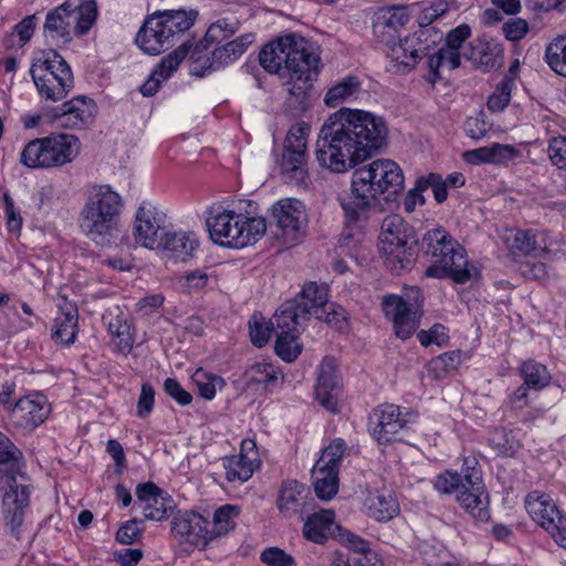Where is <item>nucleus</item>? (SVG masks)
<instances>
[{
	"instance_id": "f257e3e1",
	"label": "nucleus",
	"mask_w": 566,
	"mask_h": 566,
	"mask_svg": "<svg viewBox=\"0 0 566 566\" xmlns=\"http://www.w3.org/2000/svg\"><path fill=\"white\" fill-rule=\"evenodd\" d=\"M387 123L374 113L343 107L324 123L316 142V160L342 174L370 158L385 144Z\"/></svg>"
},
{
	"instance_id": "f03ea898",
	"label": "nucleus",
	"mask_w": 566,
	"mask_h": 566,
	"mask_svg": "<svg viewBox=\"0 0 566 566\" xmlns=\"http://www.w3.org/2000/svg\"><path fill=\"white\" fill-rule=\"evenodd\" d=\"M403 189L400 166L391 159H376L354 170L350 195L339 197V203L348 222H360L380 200L396 202Z\"/></svg>"
},
{
	"instance_id": "7ed1b4c3",
	"label": "nucleus",
	"mask_w": 566,
	"mask_h": 566,
	"mask_svg": "<svg viewBox=\"0 0 566 566\" xmlns=\"http://www.w3.org/2000/svg\"><path fill=\"white\" fill-rule=\"evenodd\" d=\"M426 255L433 264L427 268V277H450L458 284H464L472 277L464 249L443 229L428 230L421 240Z\"/></svg>"
},
{
	"instance_id": "20e7f679",
	"label": "nucleus",
	"mask_w": 566,
	"mask_h": 566,
	"mask_svg": "<svg viewBox=\"0 0 566 566\" xmlns=\"http://www.w3.org/2000/svg\"><path fill=\"white\" fill-rule=\"evenodd\" d=\"M122 197L103 185L91 193L81 212V228L96 244L107 245L117 235Z\"/></svg>"
},
{
	"instance_id": "39448f33",
	"label": "nucleus",
	"mask_w": 566,
	"mask_h": 566,
	"mask_svg": "<svg viewBox=\"0 0 566 566\" xmlns=\"http://www.w3.org/2000/svg\"><path fill=\"white\" fill-rule=\"evenodd\" d=\"M197 18L198 11L193 9L156 11L145 19L135 42L145 53L158 55L188 31Z\"/></svg>"
},
{
	"instance_id": "423d86ee",
	"label": "nucleus",
	"mask_w": 566,
	"mask_h": 566,
	"mask_svg": "<svg viewBox=\"0 0 566 566\" xmlns=\"http://www.w3.org/2000/svg\"><path fill=\"white\" fill-rule=\"evenodd\" d=\"M417 243L413 228L400 216L390 214L382 220L378 245L392 272L410 269L417 260Z\"/></svg>"
},
{
	"instance_id": "0eeeda50",
	"label": "nucleus",
	"mask_w": 566,
	"mask_h": 566,
	"mask_svg": "<svg viewBox=\"0 0 566 566\" xmlns=\"http://www.w3.org/2000/svg\"><path fill=\"white\" fill-rule=\"evenodd\" d=\"M81 150V142L73 134L56 133L29 142L20 156L25 167L53 168L72 163Z\"/></svg>"
},
{
	"instance_id": "6e6552de",
	"label": "nucleus",
	"mask_w": 566,
	"mask_h": 566,
	"mask_svg": "<svg viewBox=\"0 0 566 566\" xmlns=\"http://www.w3.org/2000/svg\"><path fill=\"white\" fill-rule=\"evenodd\" d=\"M287 65L284 66L285 78L283 85L291 97L303 104L314 81L317 80L321 56L308 41L296 35L291 59H287Z\"/></svg>"
},
{
	"instance_id": "1a4fd4ad",
	"label": "nucleus",
	"mask_w": 566,
	"mask_h": 566,
	"mask_svg": "<svg viewBox=\"0 0 566 566\" xmlns=\"http://www.w3.org/2000/svg\"><path fill=\"white\" fill-rule=\"evenodd\" d=\"M40 96L57 102L66 97L74 87V77L67 62L55 51L36 60L30 70Z\"/></svg>"
},
{
	"instance_id": "9d476101",
	"label": "nucleus",
	"mask_w": 566,
	"mask_h": 566,
	"mask_svg": "<svg viewBox=\"0 0 566 566\" xmlns=\"http://www.w3.org/2000/svg\"><path fill=\"white\" fill-rule=\"evenodd\" d=\"M310 127L296 124L289 130L280 161L284 179L295 185L306 186L310 180L307 170L306 143Z\"/></svg>"
},
{
	"instance_id": "9b49d317",
	"label": "nucleus",
	"mask_w": 566,
	"mask_h": 566,
	"mask_svg": "<svg viewBox=\"0 0 566 566\" xmlns=\"http://www.w3.org/2000/svg\"><path fill=\"white\" fill-rule=\"evenodd\" d=\"M168 226H170V222L166 210L159 205L144 201L135 217V242L151 250L159 248Z\"/></svg>"
},
{
	"instance_id": "f8f14e48",
	"label": "nucleus",
	"mask_w": 566,
	"mask_h": 566,
	"mask_svg": "<svg viewBox=\"0 0 566 566\" xmlns=\"http://www.w3.org/2000/svg\"><path fill=\"white\" fill-rule=\"evenodd\" d=\"M0 492L2 497L1 513L4 525L19 539L25 510L30 503L29 488L19 484L13 475L8 474L0 481Z\"/></svg>"
},
{
	"instance_id": "ddd939ff",
	"label": "nucleus",
	"mask_w": 566,
	"mask_h": 566,
	"mask_svg": "<svg viewBox=\"0 0 566 566\" xmlns=\"http://www.w3.org/2000/svg\"><path fill=\"white\" fill-rule=\"evenodd\" d=\"M525 507L534 522L546 530L559 546L566 547V518L548 495L531 492L525 499Z\"/></svg>"
},
{
	"instance_id": "4468645a",
	"label": "nucleus",
	"mask_w": 566,
	"mask_h": 566,
	"mask_svg": "<svg viewBox=\"0 0 566 566\" xmlns=\"http://www.w3.org/2000/svg\"><path fill=\"white\" fill-rule=\"evenodd\" d=\"M420 291L411 289L407 298L403 296L389 295L382 301L386 315L390 316L397 337L408 339L417 329L421 316L420 304L418 303Z\"/></svg>"
},
{
	"instance_id": "2eb2a0df",
	"label": "nucleus",
	"mask_w": 566,
	"mask_h": 566,
	"mask_svg": "<svg viewBox=\"0 0 566 566\" xmlns=\"http://www.w3.org/2000/svg\"><path fill=\"white\" fill-rule=\"evenodd\" d=\"M50 412L51 405L48 398L35 392L21 397L12 406H9L7 418L10 426L30 432L41 426Z\"/></svg>"
},
{
	"instance_id": "dca6fc26",
	"label": "nucleus",
	"mask_w": 566,
	"mask_h": 566,
	"mask_svg": "<svg viewBox=\"0 0 566 566\" xmlns=\"http://www.w3.org/2000/svg\"><path fill=\"white\" fill-rule=\"evenodd\" d=\"M416 418L413 412L402 413L399 406L384 403L375 408L368 418V430L379 443H388L406 428L407 423Z\"/></svg>"
},
{
	"instance_id": "f3484780",
	"label": "nucleus",
	"mask_w": 566,
	"mask_h": 566,
	"mask_svg": "<svg viewBox=\"0 0 566 566\" xmlns=\"http://www.w3.org/2000/svg\"><path fill=\"white\" fill-rule=\"evenodd\" d=\"M271 217L277 229L275 237H281L286 243L297 241L306 226L304 205L296 199L277 201L271 208Z\"/></svg>"
},
{
	"instance_id": "a211bd4d",
	"label": "nucleus",
	"mask_w": 566,
	"mask_h": 566,
	"mask_svg": "<svg viewBox=\"0 0 566 566\" xmlns=\"http://www.w3.org/2000/svg\"><path fill=\"white\" fill-rule=\"evenodd\" d=\"M287 310L277 311L272 327L275 328L276 342L275 353L285 361H294L302 353V344L300 342V327L301 322L295 319V313L292 312V306H286Z\"/></svg>"
},
{
	"instance_id": "6ab92c4d",
	"label": "nucleus",
	"mask_w": 566,
	"mask_h": 566,
	"mask_svg": "<svg viewBox=\"0 0 566 566\" xmlns=\"http://www.w3.org/2000/svg\"><path fill=\"white\" fill-rule=\"evenodd\" d=\"M328 292L327 284L308 282L294 298L285 301L279 311L285 312L287 305L292 306L291 310L295 313V319L301 323L308 321L311 316L322 319L323 310L328 302Z\"/></svg>"
},
{
	"instance_id": "aec40b11",
	"label": "nucleus",
	"mask_w": 566,
	"mask_h": 566,
	"mask_svg": "<svg viewBox=\"0 0 566 566\" xmlns=\"http://www.w3.org/2000/svg\"><path fill=\"white\" fill-rule=\"evenodd\" d=\"M431 29H419L413 34L399 39L394 45H387L388 56L396 63V66L402 72L412 70L420 60L426 56L433 45L429 41Z\"/></svg>"
},
{
	"instance_id": "412c9836",
	"label": "nucleus",
	"mask_w": 566,
	"mask_h": 566,
	"mask_svg": "<svg viewBox=\"0 0 566 566\" xmlns=\"http://www.w3.org/2000/svg\"><path fill=\"white\" fill-rule=\"evenodd\" d=\"M244 222L242 212L213 205L207 210L206 224L213 242L234 248L240 224Z\"/></svg>"
},
{
	"instance_id": "4be33fe9",
	"label": "nucleus",
	"mask_w": 566,
	"mask_h": 566,
	"mask_svg": "<svg viewBox=\"0 0 566 566\" xmlns=\"http://www.w3.org/2000/svg\"><path fill=\"white\" fill-rule=\"evenodd\" d=\"M410 20L406 6L381 9L374 21L373 33L380 44L394 45L400 39L401 30Z\"/></svg>"
},
{
	"instance_id": "5701e85b",
	"label": "nucleus",
	"mask_w": 566,
	"mask_h": 566,
	"mask_svg": "<svg viewBox=\"0 0 566 566\" xmlns=\"http://www.w3.org/2000/svg\"><path fill=\"white\" fill-rule=\"evenodd\" d=\"M95 113L96 105L93 99L80 95L65 102L52 120L57 127L83 129L93 123Z\"/></svg>"
},
{
	"instance_id": "b1692460",
	"label": "nucleus",
	"mask_w": 566,
	"mask_h": 566,
	"mask_svg": "<svg viewBox=\"0 0 566 566\" xmlns=\"http://www.w3.org/2000/svg\"><path fill=\"white\" fill-rule=\"evenodd\" d=\"M136 504L140 507L146 520L164 521L171 513L174 505L169 497L153 482L139 483L136 486Z\"/></svg>"
},
{
	"instance_id": "393cba45",
	"label": "nucleus",
	"mask_w": 566,
	"mask_h": 566,
	"mask_svg": "<svg viewBox=\"0 0 566 566\" xmlns=\"http://www.w3.org/2000/svg\"><path fill=\"white\" fill-rule=\"evenodd\" d=\"M209 525L210 522L199 513L192 511L178 512L171 521V532L185 542L206 547L210 543Z\"/></svg>"
},
{
	"instance_id": "a878e982",
	"label": "nucleus",
	"mask_w": 566,
	"mask_h": 566,
	"mask_svg": "<svg viewBox=\"0 0 566 566\" xmlns=\"http://www.w3.org/2000/svg\"><path fill=\"white\" fill-rule=\"evenodd\" d=\"M340 389V377L337 373L336 361L333 357H325L319 366L315 387L316 399L325 409L336 412Z\"/></svg>"
},
{
	"instance_id": "bb28decb",
	"label": "nucleus",
	"mask_w": 566,
	"mask_h": 566,
	"mask_svg": "<svg viewBox=\"0 0 566 566\" xmlns=\"http://www.w3.org/2000/svg\"><path fill=\"white\" fill-rule=\"evenodd\" d=\"M469 485L457 494V501L478 522H486L490 518L489 494L479 475H469Z\"/></svg>"
},
{
	"instance_id": "cd10ccee",
	"label": "nucleus",
	"mask_w": 566,
	"mask_h": 566,
	"mask_svg": "<svg viewBox=\"0 0 566 566\" xmlns=\"http://www.w3.org/2000/svg\"><path fill=\"white\" fill-rule=\"evenodd\" d=\"M295 38L296 34H287L264 45L259 61L266 72L277 74L281 80L285 78L284 66L287 65V59H291Z\"/></svg>"
},
{
	"instance_id": "c85d7f7f",
	"label": "nucleus",
	"mask_w": 566,
	"mask_h": 566,
	"mask_svg": "<svg viewBox=\"0 0 566 566\" xmlns=\"http://www.w3.org/2000/svg\"><path fill=\"white\" fill-rule=\"evenodd\" d=\"M555 241L548 232L537 230H518L513 235L510 248L522 255L542 256L553 251Z\"/></svg>"
},
{
	"instance_id": "c756f323",
	"label": "nucleus",
	"mask_w": 566,
	"mask_h": 566,
	"mask_svg": "<svg viewBox=\"0 0 566 566\" xmlns=\"http://www.w3.org/2000/svg\"><path fill=\"white\" fill-rule=\"evenodd\" d=\"M190 48L191 44L187 41L166 55L153 71L148 81L142 85L140 93L144 96L155 95L160 87L161 81L169 78L177 71L180 63L188 55Z\"/></svg>"
},
{
	"instance_id": "7c9ffc66",
	"label": "nucleus",
	"mask_w": 566,
	"mask_h": 566,
	"mask_svg": "<svg viewBox=\"0 0 566 566\" xmlns=\"http://www.w3.org/2000/svg\"><path fill=\"white\" fill-rule=\"evenodd\" d=\"M103 321L112 335V343L116 352L128 354L133 349L135 338L127 315L119 307L108 308L103 315Z\"/></svg>"
},
{
	"instance_id": "2f4dec72",
	"label": "nucleus",
	"mask_w": 566,
	"mask_h": 566,
	"mask_svg": "<svg viewBox=\"0 0 566 566\" xmlns=\"http://www.w3.org/2000/svg\"><path fill=\"white\" fill-rule=\"evenodd\" d=\"M363 506L365 513L377 522H388L399 513L396 497L386 490H368Z\"/></svg>"
},
{
	"instance_id": "473e14b6",
	"label": "nucleus",
	"mask_w": 566,
	"mask_h": 566,
	"mask_svg": "<svg viewBox=\"0 0 566 566\" xmlns=\"http://www.w3.org/2000/svg\"><path fill=\"white\" fill-rule=\"evenodd\" d=\"M77 7V0H66L61 6L48 12L44 31L52 39L63 42L71 40L72 12Z\"/></svg>"
},
{
	"instance_id": "72a5a7b5",
	"label": "nucleus",
	"mask_w": 566,
	"mask_h": 566,
	"mask_svg": "<svg viewBox=\"0 0 566 566\" xmlns=\"http://www.w3.org/2000/svg\"><path fill=\"white\" fill-rule=\"evenodd\" d=\"M77 322L78 313L74 305L60 306V313L55 317L52 328V339L63 345L73 344L76 337Z\"/></svg>"
},
{
	"instance_id": "f704fd0d",
	"label": "nucleus",
	"mask_w": 566,
	"mask_h": 566,
	"mask_svg": "<svg viewBox=\"0 0 566 566\" xmlns=\"http://www.w3.org/2000/svg\"><path fill=\"white\" fill-rule=\"evenodd\" d=\"M308 494L310 491L302 483L295 480L284 482L277 500L280 511L286 515L302 513Z\"/></svg>"
},
{
	"instance_id": "c9c22d12",
	"label": "nucleus",
	"mask_w": 566,
	"mask_h": 566,
	"mask_svg": "<svg viewBox=\"0 0 566 566\" xmlns=\"http://www.w3.org/2000/svg\"><path fill=\"white\" fill-rule=\"evenodd\" d=\"M335 514L329 510H321L311 514L304 523L305 538L317 544H324L332 533Z\"/></svg>"
},
{
	"instance_id": "e433bc0d",
	"label": "nucleus",
	"mask_w": 566,
	"mask_h": 566,
	"mask_svg": "<svg viewBox=\"0 0 566 566\" xmlns=\"http://www.w3.org/2000/svg\"><path fill=\"white\" fill-rule=\"evenodd\" d=\"M197 247L198 240L193 232L174 231L170 226H168L158 249L169 251L174 253L175 256L185 260L192 254Z\"/></svg>"
},
{
	"instance_id": "4c0bfd02",
	"label": "nucleus",
	"mask_w": 566,
	"mask_h": 566,
	"mask_svg": "<svg viewBox=\"0 0 566 566\" xmlns=\"http://www.w3.org/2000/svg\"><path fill=\"white\" fill-rule=\"evenodd\" d=\"M254 42V35L252 33H245L233 41L228 42L222 46H218L212 51L211 66H227L237 61Z\"/></svg>"
},
{
	"instance_id": "58836bf2",
	"label": "nucleus",
	"mask_w": 566,
	"mask_h": 566,
	"mask_svg": "<svg viewBox=\"0 0 566 566\" xmlns=\"http://www.w3.org/2000/svg\"><path fill=\"white\" fill-rule=\"evenodd\" d=\"M453 3L454 0H436L421 9V12L418 17V23L420 29H431V38L429 40L431 44L436 45L443 38L442 32L431 24L439 18L443 17L447 12H449Z\"/></svg>"
},
{
	"instance_id": "ea45409f",
	"label": "nucleus",
	"mask_w": 566,
	"mask_h": 566,
	"mask_svg": "<svg viewBox=\"0 0 566 566\" xmlns=\"http://www.w3.org/2000/svg\"><path fill=\"white\" fill-rule=\"evenodd\" d=\"M360 86V81L356 76H347L326 92L324 102L328 107L335 108L345 102L357 98L361 91Z\"/></svg>"
},
{
	"instance_id": "a19ab883",
	"label": "nucleus",
	"mask_w": 566,
	"mask_h": 566,
	"mask_svg": "<svg viewBox=\"0 0 566 566\" xmlns=\"http://www.w3.org/2000/svg\"><path fill=\"white\" fill-rule=\"evenodd\" d=\"M338 472L337 469L314 465L312 478L317 497L326 501L336 495L339 485Z\"/></svg>"
},
{
	"instance_id": "79ce46f5",
	"label": "nucleus",
	"mask_w": 566,
	"mask_h": 566,
	"mask_svg": "<svg viewBox=\"0 0 566 566\" xmlns=\"http://www.w3.org/2000/svg\"><path fill=\"white\" fill-rule=\"evenodd\" d=\"M244 222L240 224L234 248L240 249L258 242L266 232V221L262 217H251L242 213Z\"/></svg>"
},
{
	"instance_id": "37998d69",
	"label": "nucleus",
	"mask_w": 566,
	"mask_h": 566,
	"mask_svg": "<svg viewBox=\"0 0 566 566\" xmlns=\"http://www.w3.org/2000/svg\"><path fill=\"white\" fill-rule=\"evenodd\" d=\"M226 478L229 482L243 483L248 481L255 469L254 458L248 453H239L224 460Z\"/></svg>"
},
{
	"instance_id": "c03bdc74",
	"label": "nucleus",
	"mask_w": 566,
	"mask_h": 566,
	"mask_svg": "<svg viewBox=\"0 0 566 566\" xmlns=\"http://www.w3.org/2000/svg\"><path fill=\"white\" fill-rule=\"evenodd\" d=\"M240 510L235 505L226 504L216 510L213 521L208 526L209 541H214L227 535L234 527V518L239 515Z\"/></svg>"
},
{
	"instance_id": "a18cd8bd",
	"label": "nucleus",
	"mask_w": 566,
	"mask_h": 566,
	"mask_svg": "<svg viewBox=\"0 0 566 566\" xmlns=\"http://www.w3.org/2000/svg\"><path fill=\"white\" fill-rule=\"evenodd\" d=\"M280 375L281 370L279 367L266 360L253 363L244 373L248 382L263 385L265 389L273 388Z\"/></svg>"
},
{
	"instance_id": "49530a36",
	"label": "nucleus",
	"mask_w": 566,
	"mask_h": 566,
	"mask_svg": "<svg viewBox=\"0 0 566 566\" xmlns=\"http://www.w3.org/2000/svg\"><path fill=\"white\" fill-rule=\"evenodd\" d=\"M97 19V3L95 0L80 1L72 12V23L75 24L74 32L76 35H85L93 27Z\"/></svg>"
},
{
	"instance_id": "de8ad7c7",
	"label": "nucleus",
	"mask_w": 566,
	"mask_h": 566,
	"mask_svg": "<svg viewBox=\"0 0 566 566\" xmlns=\"http://www.w3.org/2000/svg\"><path fill=\"white\" fill-rule=\"evenodd\" d=\"M520 373L525 385L534 390H542L551 381V374L546 366L534 359L523 361L520 366Z\"/></svg>"
},
{
	"instance_id": "09e8293b",
	"label": "nucleus",
	"mask_w": 566,
	"mask_h": 566,
	"mask_svg": "<svg viewBox=\"0 0 566 566\" xmlns=\"http://www.w3.org/2000/svg\"><path fill=\"white\" fill-rule=\"evenodd\" d=\"M463 56L469 60L474 59L484 71H492L502 66L504 52L499 43L484 42L480 45L478 57L467 53Z\"/></svg>"
},
{
	"instance_id": "8fccbe9b",
	"label": "nucleus",
	"mask_w": 566,
	"mask_h": 566,
	"mask_svg": "<svg viewBox=\"0 0 566 566\" xmlns=\"http://www.w3.org/2000/svg\"><path fill=\"white\" fill-rule=\"evenodd\" d=\"M545 59L555 73L566 77V36H559L547 45Z\"/></svg>"
},
{
	"instance_id": "3c124183",
	"label": "nucleus",
	"mask_w": 566,
	"mask_h": 566,
	"mask_svg": "<svg viewBox=\"0 0 566 566\" xmlns=\"http://www.w3.org/2000/svg\"><path fill=\"white\" fill-rule=\"evenodd\" d=\"M514 87V78L512 76L505 75L504 78L495 86L493 93L488 99V108L492 112H502L504 111L510 101L512 90Z\"/></svg>"
},
{
	"instance_id": "603ef678",
	"label": "nucleus",
	"mask_w": 566,
	"mask_h": 566,
	"mask_svg": "<svg viewBox=\"0 0 566 566\" xmlns=\"http://www.w3.org/2000/svg\"><path fill=\"white\" fill-rule=\"evenodd\" d=\"M208 49L207 45H202V43H198L193 51L190 54V74L197 77H203L208 75L210 72L219 70L221 66H211L209 65L212 62V53L210 55H203V51Z\"/></svg>"
},
{
	"instance_id": "864d4df0",
	"label": "nucleus",
	"mask_w": 566,
	"mask_h": 566,
	"mask_svg": "<svg viewBox=\"0 0 566 566\" xmlns=\"http://www.w3.org/2000/svg\"><path fill=\"white\" fill-rule=\"evenodd\" d=\"M346 450V443L343 439L333 440L326 447L321 458L316 461L315 465L328 469H337L339 471V463Z\"/></svg>"
},
{
	"instance_id": "5fc2aeb1",
	"label": "nucleus",
	"mask_w": 566,
	"mask_h": 566,
	"mask_svg": "<svg viewBox=\"0 0 566 566\" xmlns=\"http://www.w3.org/2000/svg\"><path fill=\"white\" fill-rule=\"evenodd\" d=\"M431 188L433 197L438 203H442L448 198V186L443 178L439 174H429L427 177H420L417 179V189L424 191Z\"/></svg>"
},
{
	"instance_id": "6e6d98bb",
	"label": "nucleus",
	"mask_w": 566,
	"mask_h": 566,
	"mask_svg": "<svg viewBox=\"0 0 566 566\" xmlns=\"http://www.w3.org/2000/svg\"><path fill=\"white\" fill-rule=\"evenodd\" d=\"M433 485L439 493L443 494H450L453 492L458 494L463 488H467L461 475L458 472L450 470L439 474L436 478Z\"/></svg>"
},
{
	"instance_id": "4d7b16f0",
	"label": "nucleus",
	"mask_w": 566,
	"mask_h": 566,
	"mask_svg": "<svg viewBox=\"0 0 566 566\" xmlns=\"http://www.w3.org/2000/svg\"><path fill=\"white\" fill-rule=\"evenodd\" d=\"M336 537L339 541V543L343 544L353 553L357 554L358 556H361L371 552L370 544L360 536L340 526H336Z\"/></svg>"
},
{
	"instance_id": "13d9d810",
	"label": "nucleus",
	"mask_w": 566,
	"mask_h": 566,
	"mask_svg": "<svg viewBox=\"0 0 566 566\" xmlns=\"http://www.w3.org/2000/svg\"><path fill=\"white\" fill-rule=\"evenodd\" d=\"M193 381L196 382L199 394L206 399H212L216 395L217 385H223V379L218 376H208L202 370H197L193 375Z\"/></svg>"
},
{
	"instance_id": "bf43d9fd",
	"label": "nucleus",
	"mask_w": 566,
	"mask_h": 566,
	"mask_svg": "<svg viewBox=\"0 0 566 566\" xmlns=\"http://www.w3.org/2000/svg\"><path fill=\"white\" fill-rule=\"evenodd\" d=\"M551 161L559 169L566 170V137L557 136L549 140L547 148Z\"/></svg>"
},
{
	"instance_id": "052dcab7",
	"label": "nucleus",
	"mask_w": 566,
	"mask_h": 566,
	"mask_svg": "<svg viewBox=\"0 0 566 566\" xmlns=\"http://www.w3.org/2000/svg\"><path fill=\"white\" fill-rule=\"evenodd\" d=\"M22 458V452L0 431V467L13 465Z\"/></svg>"
},
{
	"instance_id": "680f3d73",
	"label": "nucleus",
	"mask_w": 566,
	"mask_h": 566,
	"mask_svg": "<svg viewBox=\"0 0 566 566\" xmlns=\"http://www.w3.org/2000/svg\"><path fill=\"white\" fill-rule=\"evenodd\" d=\"M417 337L420 344L424 347H428L431 344L442 346L449 338L446 327L441 324H434L429 331H420L417 334Z\"/></svg>"
},
{
	"instance_id": "e2e57ef3",
	"label": "nucleus",
	"mask_w": 566,
	"mask_h": 566,
	"mask_svg": "<svg viewBox=\"0 0 566 566\" xmlns=\"http://www.w3.org/2000/svg\"><path fill=\"white\" fill-rule=\"evenodd\" d=\"M261 560L269 566H293L294 558L277 547H269L261 554Z\"/></svg>"
},
{
	"instance_id": "0e129e2a",
	"label": "nucleus",
	"mask_w": 566,
	"mask_h": 566,
	"mask_svg": "<svg viewBox=\"0 0 566 566\" xmlns=\"http://www.w3.org/2000/svg\"><path fill=\"white\" fill-rule=\"evenodd\" d=\"M155 403V389L148 382L142 385L140 395L137 401V417L146 418L153 411Z\"/></svg>"
},
{
	"instance_id": "69168bd1",
	"label": "nucleus",
	"mask_w": 566,
	"mask_h": 566,
	"mask_svg": "<svg viewBox=\"0 0 566 566\" xmlns=\"http://www.w3.org/2000/svg\"><path fill=\"white\" fill-rule=\"evenodd\" d=\"M464 129L469 137L473 139H480L486 135L490 129V125L484 119V115L480 113L475 116H470L467 118Z\"/></svg>"
},
{
	"instance_id": "338daca9",
	"label": "nucleus",
	"mask_w": 566,
	"mask_h": 566,
	"mask_svg": "<svg viewBox=\"0 0 566 566\" xmlns=\"http://www.w3.org/2000/svg\"><path fill=\"white\" fill-rule=\"evenodd\" d=\"M164 390L170 398L181 406H187L192 401L190 392L185 390L175 378H167L164 381Z\"/></svg>"
},
{
	"instance_id": "774afa93",
	"label": "nucleus",
	"mask_w": 566,
	"mask_h": 566,
	"mask_svg": "<svg viewBox=\"0 0 566 566\" xmlns=\"http://www.w3.org/2000/svg\"><path fill=\"white\" fill-rule=\"evenodd\" d=\"M471 28L469 24L463 23L450 30L446 35V44L451 50H460L462 44L471 36Z\"/></svg>"
}]
</instances>
